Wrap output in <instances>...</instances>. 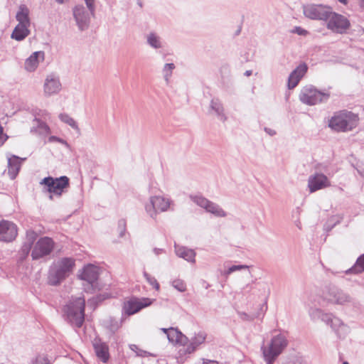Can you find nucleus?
I'll use <instances>...</instances> for the list:
<instances>
[{"instance_id": "nucleus-33", "label": "nucleus", "mask_w": 364, "mask_h": 364, "mask_svg": "<svg viewBox=\"0 0 364 364\" xmlns=\"http://www.w3.org/2000/svg\"><path fill=\"white\" fill-rule=\"evenodd\" d=\"M33 364H50L46 355H39L36 357Z\"/></svg>"}, {"instance_id": "nucleus-5", "label": "nucleus", "mask_w": 364, "mask_h": 364, "mask_svg": "<svg viewBox=\"0 0 364 364\" xmlns=\"http://www.w3.org/2000/svg\"><path fill=\"white\" fill-rule=\"evenodd\" d=\"M41 184L45 185L47 191L50 194L60 196L64 190L68 188L70 180L67 176H61L56 178L47 177L42 180ZM50 198H53L52 195L50 196Z\"/></svg>"}, {"instance_id": "nucleus-22", "label": "nucleus", "mask_w": 364, "mask_h": 364, "mask_svg": "<svg viewBox=\"0 0 364 364\" xmlns=\"http://www.w3.org/2000/svg\"><path fill=\"white\" fill-rule=\"evenodd\" d=\"M21 161L18 156H12L8 160V173L11 178L14 179L21 168Z\"/></svg>"}, {"instance_id": "nucleus-24", "label": "nucleus", "mask_w": 364, "mask_h": 364, "mask_svg": "<svg viewBox=\"0 0 364 364\" xmlns=\"http://www.w3.org/2000/svg\"><path fill=\"white\" fill-rule=\"evenodd\" d=\"M176 253L188 262H194L196 254L193 250L184 247L175 246Z\"/></svg>"}, {"instance_id": "nucleus-6", "label": "nucleus", "mask_w": 364, "mask_h": 364, "mask_svg": "<svg viewBox=\"0 0 364 364\" xmlns=\"http://www.w3.org/2000/svg\"><path fill=\"white\" fill-rule=\"evenodd\" d=\"M287 345V341L283 336L279 335L274 337L269 346L263 350V355L267 364H272Z\"/></svg>"}, {"instance_id": "nucleus-41", "label": "nucleus", "mask_w": 364, "mask_h": 364, "mask_svg": "<svg viewBox=\"0 0 364 364\" xmlns=\"http://www.w3.org/2000/svg\"><path fill=\"white\" fill-rule=\"evenodd\" d=\"M201 364H220L218 361L212 360H203Z\"/></svg>"}, {"instance_id": "nucleus-2", "label": "nucleus", "mask_w": 364, "mask_h": 364, "mask_svg": "<svg viewBox=\"0 0 364 364\" xmlns=\"http://www.w3.org/2000/svg\"><path fill=\"white\" fill-rule=\"evenodd\" d=\"M85 301L83 297L72 299L65 307V312L70 321L81 327L85 320Z\"/></svg>"}, {"instance_id": "nucleus-4", "label": "nucleus", "mask_w": 364, "mask_h": 364, "mask_svg": "<svg viewBox=\"0 0 364 364\" xmlns=\"http://www.w3.org/2000/svg\"><path fill=\"white\" fill-rule=\"evenodd\" d=\"M99 276V268L92 264L83 267L78 272L77 277L80 279L86 282L84 284V289L87 292H93L97 287V279Z\"/></svg>"}, {"instance_id": "nucleus-30", "label": "nucleus", "mask_w": 364, "mask_h": 364, "mask_svg": "<svg viewBox=\"0 0 364 364\" xmlns=\"http://www.w3.org/2000/svg\"><path fill=\"white\" fill-rule=\"evenodd\" d=\"M148 43L154 48L161 47V43L159 38L154 33H151L148 36Z\"/></svg>"}, {"instance_id": "nucleus-29", "label": "nucleus", "mask_w": 364, "mask_h": 364, "mask_svg": "<svg viewBox=\"0 0 364 364\" xmlns=\"http://www.w3.org/2000/svg\"><path fill=\"white\" fill-rule=\"evenodd\" d=\"M206 338V333L203 331H200L196 334L193 338V343L195 345H200L205 342Z\"/></svg>"}, {"instance_id": "nucleus-23", "label": "nucleus", "mask_w": 364, "mask_h": 364, "mask_svg": "<svg viewBox=\"0 0 364 364\" xmlns=\"http://www.w3.org/2000/svg\"><path fill=\"white\" fill-rule=\"evenodd\" d=\"M28 26L29 25L18 24L11 34V38L16 41H22L29 34Z\"/></svg>"}, {"instance_id": "nucleus-3", "label": "nucleus", "mask_w": 364, "mask_h": 364, "mask_svg": "<svg viewBox=\"0 0 364 364\" xmlns=\"http://www.w3.org/2000/svg\"><path fill=\"white\" fill-rule=\"evenodd\" d=\"M75 261L73 258L64 257L60 259L55 264V272L49 276V283L57 285L68 277L73 271Z\"/></svg>"}, {"instance_id": "nucleus-25", "label": "nucleus", "mask_w": 364, "mask_h": 364, "mask_svg": "<svg viewBox=\"0 0 364 364\" xmlns=\"http://www.w3.org/2000/svg\"><path fill=\"white\" fill-rule=\"evenodd\" d=\"M161 331L166 334L169 341L171 343H179L183 337L182 333L173 328H161Z\"/></svg>"}, {"instance_id": "nucleus-44", "label": "nucleus", "mask_w": 364, "mask_h": 364, "mask_svg": "<svg viewBox=\"0 0 364 364\" xmlns=\"http://www.w3.org/2000/svg\"><path fill=\"white\" fill-rule=\"evenodd\" d=\"M58 4H64L68 2L69 0H55Z\"/></svg>"}, {"instance_id": "nucleus-19", "label": "nucleus", "mask_w": 364, "mask_h": 364, "mask_svg": "<svg viewBox=\"0 0 364 364\" xmlns=\"http://www.w3.org/2000/svg\"><path fill=\"white\" fill-rule=\"evenodd\" d=\"M44 60V53L43 51L34 52L29 58L25 61V68L28 71H34L40 61Z\"/></svg>"}, {"instance_id": "nucleus-14", "label": "nucleus", "mask_w": 364, "mask_h": 364, "mask_svg": "<svg viewBox=\"0 0 364 364\" xmlns=\"http://www.w3.org/2000/svg\"><path fill=\"white\" fill-rule=\"evenodd\" d=\"M330 186L328 178L321 173H316L314 176L309 177L308 181V186L310 192L313 193L321 188Z\"/></svg>"}, {"instance_id": "nucleus-12", "label": "nucleus", "mask_w": 364, "mask_h": 364, "mask_svg": "<svg viewBox=\"0 0 364 364\" xmlns=\"http://www.w3.org/2000/svg\"><path fill=\"white\" fill-rule=\"evenodd\" d=\"M18 235V228L13 222L2 220L0 221V240L12 242Z\"/></svg>"}, {"instance_id": "nucleus-21", "label": "nucleus", "mask_w": 364, "mask_h": 364, "mask_svg": "<svg viewBox=\"0 0 364 364\" xmlns=\"http://www.w3.org/2000/svg\"><path fill=\"white\" fill-rule=\"evenodd\" d=\"M61 89L60 81L54 77H48L44 84V92L48 95L58 93Z\"/></svg>"}, {"instance_id": "nucleus-34", "label": "nucleus", "mask_w": 364, "mask_h": 364, "mask_svg": "<svg viewBox=\"0 0 364 364\" xmlns=\"http://www.w3.org/2000/svg\"><path fill=\"white\" fill-rule=\"evenodd\" d=\"M175 68V65L173 63H166L164 65V70L166 73V76L168 77L171 75L172 70Z\"/></svg>"}, {"instance_id": "nucleus-43", "label": "nucleus", "mask_w": 364, "mask_h": 364, "mask_svg": "<svg viewBox=\"0 0 364 364\" xmlns=\"http://www.w3.org/2000/svg\"><path fill=\"white\" fill-rule=\"evenodd\" d=\"M49 140H50V141H61L59 139H58V138H57V137H55V136H51V137H50Z\"/></svg>"}, {"instance_id": "nucleus-32", "label": "nucleus", "mask_w": 364, "mask_h": 364, "mask_svg": "<svg viewBox=\"0 0 364 364\" xmlns=\"http://www.w3.org/2000/svg\"><path fill=\"white\" fill-rule=\"evenodd\" d=\"M173 286L175 289L179 291H185L186 289V285L185 282L181 279H176L173 282Z\"/></svg>"}, {"instance_id": "nucleus-47", "label": "nucleus", "mask_w": 364, "mask_h": 364, "mask_svg": "<svg viewBox=\"0 0 364 364\" xmlns=\"http://www.w3.org/2000/svg\"><path fill=\"white\" fill-rule=\"evenodd\" d=\"M343 364H348V362H344Z\"/></svg>"}, {"instance_id": "nucleus-17", "label": "nucleus", "mask_w": 364, "mask_h": 364, "mask_svg": "<svg viewBox=\"0 0 364 364\" xmlns=\"http://www.w3.org/2000/svg\"><path fill=\"white\" fill-rule=\"evenodd\" d=\"M93 348L97 357L103 363H107L109 359V347L99 339L93 341Z\"/></svg>"}, {"instance_id": "nucleus-45", "label": "nucleus", "mask_w": 364, "mask_h": 364, "mask_svg": "<svg viewBox=\"0 0 364 364\" xmlns=\"http://www.w3.org/2000/svg\"><path fill=\"white\" fill-rule=\"evenodd\" d=\"M339 2L346 5L348 4V1L347 0H338Z\"/></svg>"}, {"instance_id": "nucleus-1", "label": "nucleus", "mask_w": 364, "mask_h": 364, "mask_svg": "<svg viewBox=\"0 0 364 364\" xmlns=\"http://www.w3.org/2000/svg\"><path fill=\"white\" fill-rule=\"evenodd\" d=\"M360 123L358 114L347 109L337 111L328 119V126L337 132H348L354 130Z\"/></svg>"}, {"instance_id": "nucleus-9", "label": "nucleus", "mask_w": 364, "mask_h": 364, "mask_svg": "<svg viewBox=\"0 0 364 364\" xmlns=\"http://www.w3.org/2000/svg\"><path fill=\"white\" fill-rule=\"evenodd\" d=\"M53 247L54 242L51 238L42 237L36 243L31 252V257L33 259H40L49 255L53 251Z\"/></svg>"}, {"instance_id": "nucleus-7", "label": "nucleus", "mask_w": 364, "mask_h": 364, "mask_svg": "<svg viewBox=\"0 0 364 364\" xmlns=\"http://www.w3.org/2000/svg\"><path fill=\"white\" fill-rule=\"evenodd\" d=\"M327 28L334 33H344L350 26V23L348 19L341 14L330 11L326 20Z\"/></svg>"}, {"instance_id": "nucleus-20", "label": "nucleus", "mask_w": 364, "mask_h": 364, "mask_svg": "<svg viewBox=\"0 0 364 364\" xmlns=\"http://www.w3.org/2000/svg\"><path fill=\"white\" fill-rule=\"evenodd\" d=\"M73 14L77 23L79 28L81 30L85 29L88 25V16L85 14L83 6H76L74 9Z\"/></svg>"}, {"instance_id": "nucleus-8", "label": "nucleus", "mask_w": 364, "mask_h": 364, "mask_svg": "<svg viewBox=\"0 0 364 364\" xmlns=\"http://www.w3.org/2000/svg\"><path fill=\"white\" fill-rule=\"evenodd\" d=\"M329 97V94L321 92L311 87L303 89L299 96L301 101L308 105H314L328 100Z\"/></svg>"}, {"instance_id": "nucleus-35", "label": "nucleus", "mask_w": 364, "mask_h": 364, "mask_svg": "<svg viewBox=\"0 0 364 364\" xmlns=\"http://www.w3.org/2000/svg\"><path fill=\"white\" fill-rule=\"evenodd\" d=\"M246 268H247V266H246V265H233L228 269L227 273L228 274H230L235 271L240 270V269H246Z\"/></svg>"}, {"instance_id": "nucleus-46", "label": "nucleus", "mask_w": 364, "mask_h": 364, "mask_svg": "<svg viewBox=\"0 0 364 364\" xmlns=\"http://www.w3.org/2000/svg\"><path fill=\"white\" fill-rule=\"evenodd\" d=\"M360 6L364 9V0H360Z\"/></svg>"}, {"instance_id": "nucleus-40", "label": "nucleus", "mask_w": 364, "mask_h": 364, "mask_svg": "<svg viewBox=\"0 0 364 364\" xmlns=\"http://www.w3.org/2000/svg\"><path fill=\"white\" fill-rule=\"evenodd\" d=\"M296 32L299 35H306L307 33V31L300 27H296Z\"/></svg>"}, {"instance_id": "nucleus-28", "label": "nucleus", "mask_w": 364, "mask_h": 364, "mask_svg": "<svg viewBox=\"0 0 364 364\" xmlns=\"http://www.w3.org/2000/svg\"><path fill=\"white\" fill-rule=\"evenodd\" d=\"M130 349L132 350H133L134 352H135L136 355L140 356V357H149V356L154 355L151 353L139 348V346H137L136 345H134V344L130 346Z\"/></svg>"}, {"instance_id": "nucleus-16", "label": "nucleus", "mask_w": 364, "mask_h": 364, "mask_svg": "<svg viewBox=\"0 0 364 364\" xmlns=\"http://www.w3.org/2000/svg\"><path fill=\"white\" fill-rule=\"evenodd\" d=\"M193 201L198 205L204 208L207 211L212 213L216 216L223 217L225 215V212L214 203L210 202L206 198L200 196H195L193 198Z\"/></svg>"}, {"instance_id": "nucleus-13", "label": "nucleus", "mask_w": 364, "mask_h": 364, "mask_svg": "<svg viewBox=\"0 0 364 364\" xmlns=\"http://www.w3.org/2000/svg\"><path fill=\"white\" fill-rule=\"evenodd\" d=\"M151 205H146V210L151 217H154L157 212L166 211L170 207V201L162 196H154L150 199Z\"/></svg>"}, {"instance_id": "nucleus-42", "label": "nucleus", "mask_w": 364, "mask_h": 364, "mask_svg": "<svg viewBox=\"0 0 364 364\" xmlns=\"http://www.w3.org/2000/svg\"><path fill=\"white\" fill-rule=\"evenodd\" d=\"M332 302H334V303H337V304H342L343 302H344L346 300L345 299H341L340 298H338V299H330Z\"/></svg>"}, {"instance_id": "nucleus-15", "label": "nucleus", "mask_w": 364, "mask_h": 364, "mask_svg": "<svg viewBox=\"0 0 364 364\" xmlns=\"http://www.w3.org/2000/svg\"><path fill=\"white\" fill-rule=\"evenodd\" d=\"M193 201L198 205L204 208L207 211L212 213L216 216L223 217L225 215V212L214 203L210 202L206 198L200 196H195L193 198Z\"/></svg>"}, {"instance_id": "nucleus-10", "label": "nucleus", "mask_w": 364, "mask_h": 364, "mask_svg": "<svg viewBox=\"0 0 364 364\" xmlns=\"http://www.w3.org/2000/svg\"><path fill=\"white\" fill-rule=\"evenodd\" d=\"M151 304L152 300L149 298H132L124 303L123 310L126 314L129 316L139 312Z\"/></svg>"}, {"instance_id": "nucleus-36", "label": "nucleus", "mask_w": 364, "mask_h": 364, "mask_svg": "<svg viewBox=\"0 0 364 364\" xmlns=\"http://www.w3.org/2000/svg\"><path fill=\"white\" fill-rule=\"evenodd\" d=\"M60 117V119L63 121L67 122L70 126H72V127H75L76 126L75 122L72 118H70L68 116L63 115V114H61Z\"/></svg>"}, {"instance_id": "nucleus-27", "label": "nucleus", "mask_w": 364, "mask_h": 364, "mask_svg": "<svg viewBox=\"0 0 364 364\" xmlns=\"http://www.w3.org/2000/svg\"><path fill=\"white\" fill-rule=\"evenodd\" d=\"M27 237L29 240V243L28 245H25L22 247V251L24 253L25 256H27L31 250V245L33 244V241L36 240V234L33 232H27Z\"/></svg>"}, {"instance_id": "nucleus-11", "label": "nucleus", "mask_w": 364, "mask_h": 364, "mask_svg": "<svg viewBox=\"0 0 364 364\" xmlns=\"http://www.w3.org/2000/svg\"><path fill=\"white\" fill-rule=\"evenodd\" d=\"M331 9L323 5H309L304 9V15L311 19L326 20Z\"/></svg>"}, {"instance_id": "nucleus-18", "label": "nucleus", "mask_w": 364, "mask_h": 364, "mask_svg": "<svg viewBox=\"0 0 364 364\" xmlns=\"http://www.w3.org/2000/svg\"><path fill=\"white\" fill-rule=\"evenodd\" d=\"M307 71V66L305 64L299 65L290 75L288 81L289 89L295 87L301 77Z\"/></svg>"}, {"instance_id": "nucleus-37", "label": "nucleus", "mask_w": 364, "mask_h": 364, "mask_svg": "<svg viewBox=\"0 0 364 364\" xmlns=\"http://www.w3.org/2000/svg\"><path fill=\"white\" fill-rule=\"evenodd\" d=\"M7 139L8 136L4 134V129L0 126V146H2Z\"/></svg>"}, {"instance_id": "nucleus-31", "label": "nucleus", "mask_w": 364, "mask_h": 364, "mask_svg": "<svg viewBox=\"0 0 364 364\" xmlns=\"http://www.w3.org/2000/svg\"><path fill=\"white\" fill-rule=\"evenodd\" d=\"M354 270L357 272H362L364 271V254L357 259L354 266Z\"/></svg>"}, {"instance_id": "nucleus-26", "label": "nucleus", "mask_w": 364, "mask_h": 364, "mask_svg": "<svg viewBox=\"0 0 364 364\" xmlns=\"http://www.w3.org/2000/svg\"><path fill=\"white\" fill-rule=\"evenodd\" d=\"M28 9L25 6H21L19 11L16 14V19L18 24L30 25L28 18Z\"/></svg>"}, {"instance_id": "nucleus-39", "label": "nucleus", "mask_w": 364, "mask_h": 364, "mask_svg": "<svg viewBox=\"0 0 364 364\" xmlns=\"http://www.w3.org/2000/svg\"><path fill=\"white\" fill-rule=\"evenodd\" d=\"M85 4L92 13L94 11V0H85Z\"/></svg>"}, {"instance_id": "nucleus-38", "label": "nucleus", "mask_w": 364, "mask_h": 364, "mask_svg": "<svg viewBox=\"0 0 364 364\" xmlns=\"http://www.w3.org/2000/svg\"><path fill=\"white\" fill-rule=\"evenodd\" d=\"M146 279L148 282L153 286L154 288H155L156 290L159 289V284L157 282V281L154 278H151L147 277L146 274Z\"/></svg>"}]
</instances>
